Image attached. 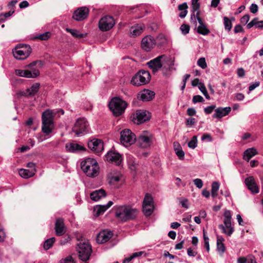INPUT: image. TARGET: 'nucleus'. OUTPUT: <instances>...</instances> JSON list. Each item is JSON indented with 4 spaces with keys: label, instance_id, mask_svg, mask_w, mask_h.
<instances>
[{
    "label": "nucleus",
    "instance_id": "nucleus-28",
    "mask_svg": "<svg viewBox=\"0 0 263 263\" xmlns=\"http://www.w3.org/2000/svg\"><path fill=\"white\" fill-rule=\"evenodd\" d=\"M106 196L105 190L102 189L95 190L92 192L90 194V198L95 201L99 200L101 198Z\"/></svg>",
    "mask_w": 263,
    "mask_h": 263
},
{
    "label": "nucleus",
    "instance_id": "nucleus-31",
    "mask_svg": "<svg viewBox=\"0 0 263 263\" xmlns=\"http://www.w3.org/2000/svg\"><path fill=\"white\" fill-rule=\"evenodd\" d=\"M36 172V170H26L21 168L19 170L18 173L20 175L24 178H29L33 176Z\"/></svg>",
    "mask_w": 263,
    "mask_h": 263
},
{
    "label": "nucleus",
    "instance_id": "nucleus-57",
    "mask_svg": "<svg viewBox=\"0 0 263 263\" xmlns=\"http://www.w3.org/2000/svg\"><path fill=\"white\" fill-rule=\"evenodd\" d=\"M234 32L235 33H237L239 32H243L244 29H243L241 25L238 24L235 26L234 29Z\"/></svg>",
    "mask_w": 263,
    "mask_h": 263
},
{
    "label": "nucleus",
    "instance_id": "nucleus-55",
    "mask_svg": "<svg viewBox=\"0 0 263 263\" xmlns=\"http://www.w3.org/2000/svg\"><path fill=\"white\" fill-rule=\"evenodd\" d=\"M250 20V15L246 14L240 18V22L243 25H246Z\"/></svg>",
    "mask_w": 263,
    "mask_h": 263
},
{
    "label": "nucleus",
    "instance_id": "nucleus-63",
    "mask_svg": "<svg viewBox=\"0 0 263 263\" xmlns=\"http://www.w3.org/2000/svg\"><path fill=\"white\" fill-rule=\"evenodd\" d=\"M235 97L237 101H242L245 98V96L242 93H236L235 94Z\"/></svg>",
    "mask_w": 263,
    "mask_h": 263
},
{
    "label": "nucleus",
    "instance_id": "nucleus-15",
    "mask_svg": "<svg viewBox=\"0 0 263 263\" xmlns=\"http://www.w3.org/2000/svg\"><path fill=\"white\" fill-rule=\"evenodd\" d=\"M150 135L148 132L144 131L137 139V143L139 146L142 148H145L149 146L151 141L150 139Z\"/></svg>",
    "mask_w": 263,
    "mask_h": 263
},
{
    "label": "nucleus",
    "instance_id": "nucleus-12",
    "mask_svg": "<svg viewBox=\"0 0 263 263\" xmlns=\"http://www.w3.org/2000/svg\"><path fill=\"white\" fill-rule=\"evenodd\" d=\"M115 25V21L112 16L106 15L102 17L99 22V27L102 31H108Z\"/></svg>",
    "mask_w": 263,
    "mask_h": 263
},
{
    "label": "nucleus",
    "instance_id": "nucleus-17",
    "mask_svg": "<svg viewBox=\"0 0 263 263\" xmlns=\"http://www.w3.org/2000/svg\"><path fill=\"white\" fill-rule=\"evenodd\" d=\"M105 158L107 161L114 163L117 165H120L122 161L121 155L115 152H109L105 155Z\"/></svg>",
    "mask_w": 263,
    "mask_h": 263
},
{
    "label": "nucleus",
    "instance_id": "nucleus-54",
    "mask_svg": "<svg viewBox=\"0 0 263 263\" xmlns=\"http://www.w3.org/2000/svg\"><path fill=\"white\" fill-rule=\"evenodd\" d=\"M13 13H14V11H10L9 12H7L4 13V14L1 15L0 17H4V18L2 17V18H0V21H2V22H4L5 18H7V17H8L10 16L11 15H12V14Z\"/></svg>",
    "mask_w": 263,
    "mask_h": 263
},
{
    "label": "nucleus",
    "instance_id": "nucleus-14",
    "mask_svg": "<svg viewBox=\"0 0 263 263\" xmlns=\"http://www.w3.org/2000/svg\"><path fill=\"white\" fill-rule=\"evenodd\" d=\"M89 12V10L86 7H80L74 11L72 18L77 21H83L87 17Z\"/></svg>",
    "mask_w": 263,
    "mask_h": 263
},
{
    "label": "nucleus",
    "instance_id": "nucleus-60",
    "mask_svg": "<svg viewBox=\"0 0 263 263\" xmlns=\"http://www.w3.org/2000/svg\"><path fill=\"white\" fill-rule=\"evenodd\" d=\"M120 180V177L119 176H113L110 178L109 182L110 183H114L115 182H118V181H119Z\"/></svg>",
    "mask_w": 263,
    "mask_h": 263
},
{
    "label": "nucleus",
    "instance_id": "nucleus-43",
    "mask_svg": "<svg viewBox=\"0 0 263 263\" xmlns=\"http://www.w3.org/2000/svg\"><path fill=\"white\" fill-rule=\"evenodd\" d=\"M187 145L189 147L194 149L197 146V137L196 136H194L192 138L190 141L189 142Z\"/></svg>",
    "mask_w": 263,
    "mask_h": 263
},
{
    "label": "nucleus",
    "instance_id": "nucleus-26",
    "mask_svg": "<svg viewBox=\"0 0 263 263\" xmlns=\"http://www.w3.org/2000/svg\"><path fill=\"white\" fill-rule=\"evenodd\" d=\"M15 74L17 76L27 78H35L40 74L39 71H35L34 73L31 74V73L27 70V69H16L15 70Z\"/></svg>",
    "mask_w": 263,
    "mask_h": 263
},
{
    "label": "nucleus",
    "instance_id": "nucleus-48",
    "mask_svg": "<svg viewBox=\"0 0 263 263\" xmlns=\"http://www.w3.org/2000/svg\"><path fill=\"white\" fill-rule=\"evenodd\" d=\"M50 32H46L44 33H42L39 36L36 37V38L41 40H47L48 39L50 36Z\"/></svg>",
    "mask_w": 263,
    "mask_h": 263
},
{
    "label": "nucleus",
    "instance_id": "nucleus-58",
    "mask_svg": "<svg viewBox=\"0 0 263 263\" xmlns=\"http://www.w3.org/2000/svg\"><path fill=\"white\" fill-rule=\"evenodd\" d=\"M200 4L199 3H192V12L195 13L196 11L199 12V9L200 8Z\"/></svg>",
    "mask_w": 263,
    "mask_h": 263
},
{
    "label": "nucleus",
    "instance_id": "nucleus-29",
    "mask_svg": "<svg viewBox=\"0 0 263 263\" xmlns=\"http://www.w3.org/2000/svg\"><path fill=\"white\" fill-rule=\"evenodd\" d=\"M12 52L14 58L18 60H24L28 58L30 54L28 51H26V50L22 51L15 48L13 50Z\"/></svg>",
    "mask_w": 263,
    "mask_h": 263
},
{
    "label": "nucleus",
    "instance_id": "nucleus-10",
    "mask_svg": "<svg viewBox=\"0 0 263 263\" xmlns=\"http://www.w3.org/2000/svg\"><path fill=\"white\" fill-rule=\"evenodd\" d=\"M120 142L125 146L134 144L136 140L135 135L129 129H124L120 133Z\"/></svg>",
    "mask_w": 263,
    "mask_h": 263
},
{
    "label": "nucleus",
    "instance_id": "nucleus-35",
    "mask_svg": "<svg viewBox=\"0 0 263 263\" xmlns=\"http://www.w3.org/2000/svg\"><path fill=\"white\" fill-rule=\"evenodd\" d=\"M37 63H40V64L42 63L41 61H35L33 62L30 63L29 64L26 65L25 67L28 71H29L31 74L35 72V71H39L38 69L36 67V65Z\"/></svg>",
    "mask_w": 263,
    "mask_h": 263
},
{
    "label": "nucleus",
    "instance_id": "nucleus-56",
    "mask_svg": "<svg viewBox=\"0 0 263 263\" xmlns=\"http://www.w3.org/2000/svg\"><path fill=\"white\" fill-rule=\"evenodd\" d=\"M260 83L259 82H255L254 83H251L249 87V90L250 93V91H252L254 89H255L256 87L259 86Z\"/></svg>",
    "mask_w": 263,
    "mask_h": 263
},
{
    "label": "nucleus",
    "instance_id": "nucleus-5",
    "mask_svg": "<svg viewBox=\"0 0 263 263\" xmlns=\"http://www.w3.org/2000/svg\"><path fill=\"white\" fill-rule=\"evenodd\" d=\"M54 116L51 110L47 109L42 113V132L46 135H49L52 130Z\"/></svg>",
    "mask_w": 263,
    "mask_h": 263
},
{
    "label": "nucleus",
    "instance_id": "nucleus-13",
    "mask_svg": "<svg viewBox=\"0 0 263 263\" xmlns=\"http://www.w3.org/2000/svg\"><path fill=\"white\" fill-rule=\"evenodd\" d=\"M156 41L153 36L147 35L144 36L141 41V47L146 52H149L154 48Z\"/></svg>",
    "mask_w": 263,
    "mask_h": 263
},
{
    "label": "nucleus",
    "instance_id": "nucleus-18",
    "mask_svg": "<svg viewBox=\"0 0 263 263\" xmlns=\"http://www.w3.org/2000/svg\"><path fill=\"white\" fill-rule=\"evenodd\" d=\"M40 87L39 83L33 84L30 88L25 90L20 91L17 93L19 96L30 97L33 96L39 91Z\"/></svg>",
    "mask_w": 263,
    "mask_h": 263
},
{
    "label": "nucleus",
    "instance_id": "nucleus-6",
    "mask_svg": "<svg viewBox=\"0 0 263 263\" xmlns=\"http://www.w3.org/2000/svg\"><path fill=\"white\" fill-rule=\"evenodd\" d=\"M151 76L149 71L140 70L132 78L130 83L136 86L147 84L151 80Z\"/></svg>",
    "mask_w": 263,
    "mask_h": 263
},
{
    "label": "nucleus",
    "instance_id": "nucleus-23",
    "mask_svg": "<svg viewBox=\"0 0 263 263\" xmlns=\"http://www.w3.org/2000/svg\"><path fill=\"white\" fill-rule=\"evenodd\" d=\"M55 231L56 235L59 236L63 235L66 232V229L63 219L58 218L57 219L55 223Z\"/></svg>",
    "mask_w": 263,
    "mask_h": 263
},
{
    "label": "nucleus",
    "instance_id": "nucleus-64",
    "mask_svg": "<svg viewBox=\"0 0 263 263\" xmlns=\"http://www.w3.org/2000/svg\"><path fill=\"white\" fill-rule=\"evenodd\" d=\"M187 253L189 256H195L197 254V252L193 251L191 248H189L187 249Z\"/></svg>",
    "mask_w": 263,
    "mask_h": 263
},
{
    "label": "nucleus",
    "instance_id": "nucleus-22",
    "mask_svg": "<svg viewBox=\"0 0 263 263\" xmlns=\"http://www.w3.org/2000/svg\"><path fill=\"white\" fill-rule=\"evenodd\" d=\"M245 184L248 189L253 194H257L259 192V189L253 177L251 176L245 179Z\"/></svg>",
    "mask_w": 263,
    "mask_h": 263
},
{
    "label": "nucleus",
    "instance_id": "nucleus-51",
    "mask_svg": "<svg viewBox=\"0 0 263 263\" xmlns=\"http://www.w3.org/2000/svg\"><path fill=\"white\" fill-rule=\"evenodd\" d=\"M202 141H206L208 142H211L213 140V139L209 134H204L201 138Z\"/></svg>",
    "mask_w": 263,
    "mask_h": 263
},
{
    "label": "nucleus",
    "instance_id": "nucleus-30",
    "mask_svg": "<svg viewBox=\"0 0 263 263\" xmlns=\"http://www.w3.org/2000/svg\"><path fill=\"white\" fill-rule=\"evenodd\" d=\"M174 151L180 160L184 159V152L182 150V147L178 142H174L173 143Z\"/></svg>",
    "mask_w": 263,
    "mask_h": 263
},
{
    "label": "nucleus",
    "instance_id": "nucleus-25",
    "mask_svg": "<svg viewBox=\"0 0 263 263\" xmlns=\"http://www.w3.org/2000/svg\"><path fill=\"white\" fill-rule=\"evenodd\" d=\"M230 107H218L215 109V113L213 115V118H221L228 115L231 111Z\"/></svg>",
    "mask_w": 263,
    "mask_h": 263
},
{
    "label": "nucleus",
    "instance_id": "nucleus-27",
    "mask_svg": "<svg viewBox=\"0 0 263 263\" xmlns=\"http://www.w3.org/2000/svg\"><path fill=\"white\" fill-rule=\"evenodd\" d=\"M145 28L143 24H137L132 26L130 29V33L131 37H136L140 35Z\"/></svg>",
    "mask_w": 263,
    "mask_h": 263
},
{
    "label": "nucleus",
    "instance_id": "nucleus-62",
    "mask_svg": "<svg viewBox=\"0 0 263 263\" xmlns=\"http://www.w3.org/2000/svg\"><path fill=\"white\" fill-rule=\"evenodd\" d=\"M70 238L69 236H67L64 238L61 239L60 241V243L61 245H64L67 243L69 241H70Z\"/></svg>",
    "mask_w": 263,
    "mask_h": 263
},
{
    "label": "nucleus",
    "instance_id": "nucleus-49",
    "mask_svg": "<svg viewBox=\"0 0 263 263\" xmlns=\"http://www.w3.org/2000/svg\"><path fill=\"white\" fill-rule=\"evenodd\" d=\"M192 101L194 103H197L203 102L204 101V100L202 96L200 95H196L193 97Z\"/></svg>",
    "mask_w": 263,
    "mask_h": 263
},
{
    "label": "nucleus",
    "instance_id": "nucleus-3",
    "mask_svg": "<svg viewBox=\"0 0 263 263\" xmlns=\"http://www.w3.org/2000/svg\"><path fill=\"white\" fill-rule=\"evenodd\" d=\"M83 172L88 177H95L99 173V166L96 159L87 158L81 163Z\"/></svg>",
    "mask_w": 263,
    "mask_h": 263
},
{
    "label": "nucleus",
    "instance_id": "nucleus-46",
    "mask_svg": "<svg viewBox=\"0 0 263 263\" xmlns=\"http://www.w3.org/2000/svg\"><path fill=\"white\" fill-rule=\"evenodd\" d=\"M217 250L221 254H223L226 251V248L223 243H217Z\"/></svg>",
    "mask_w": 263,
    "mask_h": 263
},
{
    "label": "nucleus",
    "instance_id": "nucleus-32",
    "mask_svg": "<svg viewBox=\"0 0 263 263\" xmlns=\"http://www.w3.org/2000/svg\"><path fill=\"white\" fill-rule=\"evenodd\" d=\"M257 154L256 149L250 148L246 150L243 153V158L246 161H249L251 158Z\"/></svg>",
    "mask_w": 263,
    "mask_h": 263
},
{
    "label": "nucleus",
    "instance_id": "nucleus-50",
    "mask_svg": "<svg viewBox=\"0 0 263 263\" xmlns=\"http://www.w3.org/2000/svg\"><path fill=\"white\" fill-rule=\"evenodd\" d=\"M215 108L216 106L214 105L206 107L204 108V112L207 115L210 114L215 109Z\"/></svg>",
    "mask_w": 263,
    "mask_h": 263
},
{
    "label": "nucleus",
    "instance_id": "nucleus-52",
    "mask_svg": "<svg viewBox=\"0 0 263 263\" xmlns=\"http://www.w3.org/2000/svg\"><path fill=\"white\" fill-rule=\"evenodd\" d=\"M193 182L198 189H201L203 186V182L200 179H195L193 180Z\"/></svg>",
    "mask_w": 263,
    "mask_h": 263
},
{
    "label": "nucleus",
    "instance_id": "nucleus-2",
    "mask_svg": "<svg viewBox=\"0 0 263 263\" xmlns=\"http://www.w3.org/2000/svg\"><path fill=\"white\" fill-rule=\"evenodd\" d=\"M76 238L79 242L77 245L79 258L83 261H87L89 259L92 253L91 246L88 240L81 234H78Z\"/></svg>",
    "mask_w": 263,
    "mask_h": 263
},
{
    "label": "nucleus",
    "instance_id": "nucleus-20",
    "mask_svg": "<svg viewBox=\"0 0 263 263\" xmlns=\"http://www.w3.org/2000/svg\"><path fill=\"white\" fill-rule=\"evenodd\" d=\"M65 148L67 152L72 153H77L86 150L85 148L83 145L75 142L66 143Z\"/></svg>",
    "mask_w": 263,
    "mask_h": 263
},
{
    "label": "nucleus",
    "instance_id": "nucleus-8",
    "mask_svg": "<svg viewBox=\"0 0 263 263\" xmlns=\"http://www.w3.org/2000/svg\"><path fill=\"white\" fill-rule=\"evenodd\" d=\"M223 215L224 217L223 220L224 226L223 224H220L218 227L222 230V233H225L229 236H230L234 231V228L231 226V212L230 210H226Z\"/></svg>",
    "mask_w": 263,
    "mask_h": 263
},
{
    "label": "nucleus",
    "instance_id": "nucleus-40",
    "mask_svg": "<svg viewBox=\"0 0 263 263\" xmlns=\"http://www.w3.org/2000/svg\"><path fill=\"white\" fill-rule=\"evenodd\" d=\"M55 240V239L54 237H51L45 240L44 243V248L46 250L49 249L52 246Z\"/></svg>",
    "mask_w": 263,
    "mask_h": 263
},
{
    "label": "nucleus",
    "instance_id": "nucleus-11",
    "mask_svg": "<svg viewBox=\"0 0 263 263\" xmlns=\"http://www.w3.org/2000/svg\"><path fill=\"white\" fill-rule=\"evenodd\" d=\"M151 118L150 113L144 110H137L136 112L133 114V121L137 124H141Z\"/></svg>",
    "mask_w": 263,
    "mask_h": 263
},
{
    "label": "nucleus",
    "instance_id": "nucleus-19",
    "mask_svg": "<svg viewBox=\"0 0 263 263\" xmlns=\"http://www.w3.org/2000/svg\"><path fill=\"white\" fill-rule=\"evenodd\" d=\"M155 95L153 91L144 89L138 93L137 98L143 102L149 101L153 99Z\"/></svg>",
    "mask_w": 263,
    "mask_h": 263
},
{
    "label": "nucleus",
    "instance_id": "nucleus-44",
    "mask_svg": "<svg viewBox=\"0 0 263 263\" xmlns=\"http://www.w3.org/2000/svg\"><path fill=\"white\" fill-rule=\"evenodd\" d=\"M199 86V89L201 91V92L203 93L204 96L205 97L206 99L209 100L210 99V97L206 89L204 86V85L202 83H200Z\"/></svg>",
    "mask_w": 263,
    "mask_h": 263
},
{
    "label": "nucleus",
    "instance_id": "nucleus-36",
    "mask_svg": "<svg viewBox=\"0 0 263 263\" xmlns=\"http://www.w3.org/2000/svg\"><path fill=\"white\" fill-rule=\"evenodd\" d=\"M219 189V183L218 182H213L212 184L211 195L213 198L217 197V192Z\"/></svg>",
    "mask_w": 263,
    "mask_h": 263
},
{
    "label": "nucleus",
    "instance_id": "nucleus-53",
    "mask_svg": "<svg viewBox=\"0 0 263 263\" xmlns=\"http://www.w3.org/2000/svg\"><path fill=\"white\" fill-rule=\"evenodd\" d=\"M196 122V119L194 118L191 117L186 119L185 124L186 126H193Z\"/></svg>",
    "mask_w": 263,
    "mask_h": 263
},
{
    "label": "nucleus",
    "instance_id": "nucleus-61",
    "mask_svg": "<svg viewBox=\"0 0 263 263\" xmlns=\"http://www.w3.org/2000/svg\"><path fill=\"white\" fill-rule=\"evenodd\" d=\"M187 114L190 116H193L196 115V111L194 108H189L186 111Z\"/></svg>",
    "mask_w": 263,
    "mask_h": 263
},
{
    "label": "nucleus",
    "instance_id": "nucleus-4",
    "mask_svg": "<svg viewBox=\"0 0 263 263\" xmlns=\"http://www.w3.org/2000/svg\"><path fill=\"white\" fill-rule=\"evenodd\" d=\"M127 106V103L119 97L112 98L108 104L109 109L116 117L121 115L124 112Z\"/></svg>",
    "mask_w": 263,
    "mask_h": 263
},
{
    "label": "nucleus",
    "instance_id": "nucleus-47",
    "mask_svg": "<svg viewBox=\"0 0 263 263\" xmlns=\"http://www.w3.org/2000/svg\"><path fill=\"white\" fill-rule=\"evenodd\" d=\"M197 64L202 69H204L207 67V64L204 58H200L197 61Z\"/></svg>",
    "mask_w": 263,
    "mask_h": 263
},
{
    "label": "nucleus",
    "instance_id": "nucleus-37",
    "mask_svg": "<svg viewBox=\"0 0 263 263\" xmlns=\"http://www.w3.org/2000/svg\"><path fill=\"white\" fill-rule=\"evenodd\" d=\"M142 205H153V199L149 194L146 193L145 194Z\"/></svg>",
    "mask_w": 263,
    "mask_h": 263
},
{
    "label": "nucleus",
    "instance_id": "nucleus-16",
    "mask_svg": "<svg viewBox=\"0 0 263 263\" xmlns=\"http://www.w3.org/2000/svg\"><path fill=\"white\" fill-rule=\"evenodd\" d=\"M88 147L96 153H99L103 149V142L100 139H93L88 142Z\"/></svg>",
    "mask_w": 263,
    "mask_h": 263
},
{
    "label": "nucleus",
    "instance_id": "nucleus-21",
    "mask_svg": "<svg viewBox=\"0 0 263 263\" xmlns=\"http://www.w3.org/2000/svg\"><path fill=\"white\" fill-rule=\"evenodd\" d=\"M112 233L109 231H102L100 232L96 237L98 243H104L108 241L112 237Z\"/></svg>",
    "mask_w": 263,
    "mask_h": 263
},
{
    "label": "nucleus",
    "instance_id": "nucleus-34",
    "mask_svg": "<svg viewBox=\"0 0 263 263\" xmlns=\"http://www.w3.org/2000/svg\"><path fill=\"white\" fill-rule=\"evenodd\" d=\"M66 31L67 32L70 33L73 37L76 38L81 39L85 36L84 34L80 33V32L76 29L66 28Z\"/></svg>",
    "mask_w": 263,
    "mask_h": 263
},
{
    "label": "nucleus",
    "instance_id": "nucleus-33",
    "mask_svg": "<svg viewBox=\"0 0 263 263\" xmlns=\"http://www.w3.org/2000/svg\"><path fill=\"white\" fill-rule=\"evenodd\" d=\"M188 7L186 3H183L178 6L179 10L181 11V12L179 14V17L181 18H184L187 13Z\"/></svg>",
    "mask_w": 263,
    "mask_h": 263
},
{
    "label": "nucleus",
    "instance_id": "nucleus-1",
    "mask_svg": "<svg viewBox=\"0 0 263 263\" xmlns=\"http://www.w3.org/2000/svg\"><path fill=\"white\" fill-rule=\"evenodd\" d=\"M112 211L116 219L121 222L135 219L139 213L137 209L129 204L115 205L112 209Z\"/></svg>",
    "mask_w": 263,
    "mask_h": 263
},
{
    "label": "nucleus",
    "instance_id": "nucleus-38",
    "mask_svg": "<svg viewBox=\"0 0 263 263\" xmlns=\"http://www.w3.org/2000/svg\"><path fill=\"white\" fill-rule=\"evenodd\" d=\"M106 210L107 208L104 205H97L94 207V212L97 216L102 214Z\"/></svg>",
    "mask_w": 263,
    "mask_h": 263
},
{
    "label": "nucleus",
    "instance_id": "nucleus-59",
    "mask_svg": "<svg viewBox=\"0 0 263 263\" xmlns=\"http://www.w3.org/2000/svg\"><path fill=\"white\" fill-rule=\"evenodd\" d=\"M258 10V6L256 4H252L250 7L251 12L253 14L256 13Z\"/></svg>",
    "mask_w": 263,
    "mask_h": 263
},
{
    "label": "nucleus",
    "instance_id": "nucleus-7",
    "mask_svg": "<svg viewBox=\"0 0 263 263\" xmlns=\"http://www.w3.org/2000/svg\"><path fill=\"white\" fill-rule=\"evenodd\" d=\"M72 130L77 136H81L87 134L89 132V127L86 119L84 118L78 119Z\"/></svg>",
    "mask_w": 263,
    "mask_h": 263
},
{
    "label": "nucleus",
    "instance_id": "nucleus-39",
    "mask_svg": "<svg viewBox=\"0 0 263 263\" xmlns=\"http://www.w3.org/2000/svg\"><path fill=\"white\" fill-rule=\"evenodd\" d=\"M223 24L226 30L230 31L231 30L232 27V21L227 16L223 17Z\"/></svg>",
    "mask_w": 263,
    "mask_h": 263
},
{
    "label": "nucleus",
    "instance_id": "nucleus-45",
    "mask_svg": "<svg viewBox=\"0 0 263 263\" xmlns=\"http://www.w3.org/2000/svg\"><path fill=\"white\" fill-rule=\"evenodd\" d=\"M180 29L182 33L185 35L189 32L190 27L189 25L182 24L181 26Z\"/></svg>",
    "mask_w": 263,
    "mask_h": 263
},
{
    "label": "nucleus",
    "instance_id": "nucleus-9",
    "mask_svg": "<svg viewBox=\"0 0 263 263\" xmlns=\"http://www.w3.org/2000/svg\"><path fill=\"white\" fill-rule=\"evenodd\" d=\"M164 57V55H160L147 63V65L151 69H152L153 73H156L161 68H162L163 75H166L164 70L165 69L167 70V69L163 66V62L162 61V59Z\"/></svg>",
    "mask_w": 263,
    "mask_h": 263
},
{
    "label": "nucleus",
    "instance_id": "nucleus-41",
    "mask_svg": "<svg viewBox=\"0 0 263 263\" xmlns=\"http://www.w3.org/2000/svg\"><path fill=\"white\" fill-rule=\"evenodd\" d=\"M143 212L146 216H150L153 212L154 206L153 205H142Z\"/></svg>",
    "mask_w": 263,
    "mask_h": 263
},
{
    "label": "nucleus",
    "instance_id": "nucleus-42",
    "mask_svg": "<svg viewBox=\"0 0 263 263\" xmlns=\"http://www.w3.org/2000/svg\"><path fill=\"white\" fill-rule=\"evenodd\" d=\"M15 48L22 51L26 50L29 54L31 52V48L30 46L27 44H19L15 46Z\"/></svg>",
    "mask_w": 263,
    "mask_h": 263
},
{
    "label": "nucleus",
    "instance_id": "nucleus-24",
    "mask_svg": "<svg viewBox=\"0 0 263 263\" xmlns=\"http://www.w3.org/2000/svg\"><path fill=\"white\" fill-rule=\"evenodd\" d=\"M199 14L200 12H197V20L199 24L197 28V32L203 35H208L210 32V31L203 23L202 19L199 17Z\"/></svg>",
    "mask_w": 263,
    "mask_h": 263
}]
</instances>
